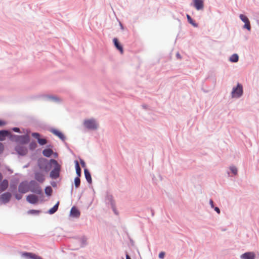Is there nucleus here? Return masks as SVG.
<instances>
[{
    "mask_svg": "<svg viewBox=\"0 0 259 259\" xmlns=\"http://www.w3.org/2000/svg\"><path fill=\"white\" fill-rule=\"evenodd\" d=\"M53 163L51 162V159L48 161V159L42 158L38 160V166L39 168L46 172H49L52 168Z\"/></svg>",
    "mask_w": 259,
    "mask_h": 259,
    "instance_id": "f257e3e1",
    "label": "nucleus"
},
{
    "mask_svg": "<svg viewBox=\"0 0 259 259\" xmlns=\"http://www.w3.org/2000/svg\"><path fill=\"white\" fill-rule=\"evenodd\" d=\"M51 162L54 166V168L50 172V177L53 179H57L60 176L61 166L54 159H51Z\"/></svg>",
    "mask_w": 259,
    "mask_h": 259,
    "instance_id": "f03ea898",
    "label": "nucleus"
},
{
    "mask_svg": "<svg viewBox=\"0 0 259 259\" xmlns=\"http://www.w3.org/2000/svg\"><path fill=\"white\" fill-rule=\"evenodd\" d=\"M30 191L37 195H43L42 190L39 185L35 180H31L29 182Z\"/></svg>",
    "mask_w": 259,
    "mask_h": 259,
    "instance_id": "7ed1b4c3",
    "label": "nucleus"
},
{
    "mask_svg": "<svg viewBox=\"0 0 259 259\" xmlns=\"http://www.w3.org/2000/svg\"><path fill=\"white\" fill-rule=\"evenodd\" d=\"M243 94V85L238 83L236 87L232 89L231 92V97L232 98H240Z\"/></svg>",
    "mask_w": 259,
    "mask_h": 259,
    "instance_id": "20e7f679",
    "label": "nucleus"
},
{
    "mask_svg": "<svg viewBox=\"0 0 259 259\" xmlns=\"http://www.w3.org/2000/svg\"><path fill=\"white\" fill-rule=\"evenodd\" d=\"M83 125L87 129L90 130H96L98 125L94 119H85L84 120Z\"/></svg>",
    "mask_w": 259,
    "mask_h": 259,
    "instance_id": "39448f33",
    "label": "nucleus"
},
{
    "mask_svg": "<svg viewBox=\"0 0 259 259\" xmlns=\"http://www.w3.org/2000/svg\"><path fill=\"white\" fill-rule=\"evenodd\" d=\"M29 182L27 181L21 182L18 186V192L21 194H25L30 191Z\"/></svg>",
    "mask_w": 259,
    "mask_h": 259,
    "instance_id": "423d86ee",
    "label": "nucleus"
},
{
    "mask_svg": "<svg viewBox=\"0 0 259 259\" xmlns=\"http://www.w3.org/2000/svg\"><path fill=\"white\" fill-rule=\"evenodd\" d=\"M15 150L18 154L22 156L26 155L28 152L27 148L24 146L21 145H16L15 147Z\"/></svg>",
    "mask_w": 259,
    "mask_h": 259,
    "instance_id": "0eeeda50",
    "label": "nucleus"
},
{
    "mask_svg": "<svg viewBox=\"0 0 259 259\" xmlns=\"http://www.w3.org/2000/svg\"><path fill=\"white\" fill-rule=\"evenodd\" d=\"M239 18L241 21L245 23L243 26V28L246 29L248 31H250L251 30V26L249 20L247 17L244 14H240L239 15Z\"/></svg>",
    "mask_w": 259,
    "mask_h": 259,
    "instance_id": "6e6552de",
    "label": "nucleus"
},
{
    "mask_svg": "<svg viewBox=\"0 0 259 259\" xmlns=\"http://www.w3.org/2000/svg\"><path fill=\"white\" fill-rule=\"evenodd\" d=\"M17 138V143L22 145L27 144L30 141V137L27 134L18 135Z\"/></svg>",
    "mask_w": 259,
    "mask_h": 259,
    "instance_id": "1a4fd4ad",
    "label": "nucleus"
},
{
    "mask_svg": "<svg viewBox=\"0 0 259 259\" xmlns=\"http://www.w3.org/2000/svg\"><path fill=\"white\" fill-rule=\"evenodd\" d=\"M11 197V193L9 192H7L0 196V201H2L3 203L6 204L10 201Z\"/></svg>",
    "mask_w": 259,
    "mask_h": 259,
    "instance_id": "9d476101",
    "label": "nucleus"
},
{
    "mask_svg": "<svg viewBox=\"0 0 259 259\" xmlns=\"http://www.w3.org/2000/svg\"><path fill=\"white\" fill-rule=\"evenodd\" d=\"M49 131L53 133L54 135L58 137L60 140H61L62 141H64L66 139V137L64 136V135L59 131V130L52 128L49 130Z\"/></svg>",
    "mask_w": 259,
    "mask_h": 259,
    "instance_id": "9b49d317",
    "label": "nucleus"
},
{
    "mask_svg": "<svg viewBox=\"0 0 259 259\" xmlns=\"http://www.w3.org/2000/svg\"><path fill=\"white\" fill-rule=\"evenodd\" d=\"M26 200L30 204H35L38 201V197L34 194H29L26 197Z\"/></svg>",
    "mask_w": 259,
    "mask_h": 259,
    "instance_id": "f8f14e48",
    "label": "nucleus"
},
{
    "mask_svg": "<svg viewBox=\"0 0 259 259\" xmlns=\"http://www.w3.org/2000/svg\"><path fill=\"white\" fill-rule=\"evenodd\" d=\"M35 181L39 183H42L45 180V175L40 171H36L34 172Z\"/></svg>",
    "mask_w": 259,
    "mask_h": 259,
    "instance_id": "ddd939ff",
    "label": "nucleus"
},
{
    "mask_svg": "<svg viewBox=\"0 0 259 259\" xmlns=\"http://www.w3.org/2000/svg\"><path fill=\"white\" fill-rule=\"evenodd\" d=\"M80 212L76 206H73L70 211V216L74 218H78L80 217Z\"/></svg>",
    "mask_w": 259,
    "mask_h": 259,
    "instance_id": "4468645a",
    "label": "nucleus"
},
{
    "mask_svg": "<svg viewBox=\"0 0 259 259\" xmlns=\"http://www.w3.org/2000/svg\"><path fill=\"white\" fill-rule=\"evenodd\" d=\"M240 257L241 259H255V254L253 252L248 251L242 254Z\"/></svg>",
    "mask_w": 259,
    "mask_h": 259,
    "instance_id": "2eb2a0df",
    "label": "nucleus"
},
{
    "mask_svg": "<svg viewBox=\"0 0 259 259\" xmlns=\"http://www.w3.org/2000/svg\"><path fill=\"white\" fill-rule=\"evenodd\" d=\"M22 256L28 259H42L40 256L31 252H23Z\"/></svg>",
    "mask_w": 259,
    "mask_h": 259,
    "instance_id": "dca6fc26",
    "label": "nucleus"
},
{
    "mask_svg": "<svg viewBox=\"0 0 259 259\" xmlns=\"http://www.w3.org/2000/svg\"><path fill=\"white\" fill-rule=\"evenodd\" d=\"M105 202L106 204L110 205L111 207H113L115 205L113 196L109 193H107L106 196Z\"/></svg>",
    "mask_w": 259,
    "mask_h": 259,
    "instance_id": "f3484780",
    "label": "nucleus"
},
{
    "mask_svg": "<svg viewBox=\"0 0 259 259\" xmlns=\"http://www.w3.org/2000/svg\"><path fill=\"white\" fill-rule=\"evenodd\" d=\"M194 7L197 10H200L203 9L204 3L203 0H194Z\"/></svg>",
    "mask_w": 259,
    "mask_h": 259,
    "instance_id": "a211bd4d",
    "label": "nucleus"
},
{
    "mask_svg": "<svg viewBox=\"0 0 259 259\" xmlns=\"http://www.w3.org/2000/svg\"><path fill=\"white\" fill-rule=\"evenodd\" d=\"M45 100L53 102H60V99L56 96L53 95H45L44 96Z\"/></svg>",
    "mask_w": 259,
    "mask_h": 259,
    "instance_id": "6ab92c4d",
    "label": "nucleus"
},
{
    "mask_svg": "<svg viewBox=\"0 0 259 259\" xmlns=\"http://www.w3.org/2000/svg\"><path fill=\"white\" fill-rule=\"evenodd\" d=\"M113 42L115 48L121 53H122L123 52V47L119 42L118 39L117 38H114Z\"/></svg>",
    "mask_w": 259,
    "mask_h": 259,
    "instance_id": "aec40b11",
    "label": "nucleus"
},
{
    "mask_svg": "<svg viewBox=\"0 0 259 259\" xmlns=\"http://www.w3.org/2000/svg\"><path fill=\"white\" fill-rule=\"evenodd\" d=\"M9 186V181L7 179L3 180L0 183V192H4L7 190Z\"/></svg>",
    "mask_w": 259,
    "mask_h": 259,
    "instance_id": "412c9836",
    "label": "nucleus"
},
{
    "mask_svg": "<svg viewBox=\"0 0 259 259\" xmlns=\"http://www.w3.org/2000/svg\"><path fill=\"white\" fill-rule=\"evenodd\" d=\"M84 174L85 178L88 182V183L90 184L92 183V179L91 174L89 171V170L86 168H84Z\"/></svg>",
    "mask_w": 259,
    "mask_h": 259,
    "instance_id": "4be33fe9",
    "label": "nucleus"
},
{
    "mask_svg": "<svg viewBox=\"0 0 259 259\" xmlns=\"http://www.w3.org/2000/svg\"><path fill=\"white\" fill-rule=\"evenodd\" d=\"M9 131L7 130H0V141H4L8 137Z\"/></svg>",
    "mask_w": 259,
    "mask_h": 259,
    "instance_id": "5701e85b",
    "label": "nucleus"
},
{
    "mask_svg": "<svg viewBox=\"0 0 259 259\" xmlns=\"http://www.w3.org/2000/svg\"><path fill=\"white\" fill-rule=\"evenodd\" d=\"M53 153V151L49 148H47L43 150L42 154L46 157H50Z\"/></svg>",
    "mask_w": 259,
    "mask_h": 259,
    "instance_id": "b1692460",
    "label": "nucleus"
},
{
    "mask_svg": "<svg viewBox=\"0 0 259 259\" xmlns=\"http://www.w3.org/2000/svg\"><path fill=\"white\" fill-rule=\"evenodd\" d=\"M75 168L76 170V173L77 175L76 177H80L81 175V168L79 165L78 162L77 160H75Z\"/></svg>",
    "mask_w": 259,
    "mask_h": 259,
    "instance_id": "393cba45",
    "label": "nucleus"
},
{
    "mask_svg": "<svg viewBox=\"0 0 259 259\" xmlns=\"http://www.w3.org/2000/svg\"><path fill=\"white\" fill-rule=\"evenodd\" d=\"M59 205V201H58L56 204L51 208H50L48 211V213L50 214H54L58 209Z\"/></svg>",
    "mask_w": 259,
    "mask_h": 259,
    "instance_id": "a878e982",
    "label": "nucleus"
},
{
    "mask_svg": "<svg viewBox=\"0 0 259 259\" xmlns=\"http://www.w3.org/2000/svg\"><path fill=\"white\" fill-rule=\"evenodd\" d=\"M17 183L16 182H11L9 187V190L12 193H15L17 190Z\"/></svg>",
    "mask_w": 259,
    "mask_h": 259,
    "instance_id": "bb28decb",
    "label": "nucleus"
},
{
    "mask_svg": "<svg viewBox=\"0 0 259 259\" xmlns=\"http://www.w3.org/2000/svg\"><path fill=\"white\" fill-rule=\"evenodd\" d=\"M87 240L88 239L85 236H83L80 238V247L81 248L84 247L88 245Z\"/></svg>",
    "mask_w": 259,
    "mask_h": 259,
    "instance_id": "cd10ccee",
    "label": "nucleus"
},
{
    "mask_svg": "<svg viewBox=\"0 0 259 259\" xmlns=\"http://www.w3.org/2000/svg\"><path fill=\"white\" fill-rule=\"evenodd\" d=\"M187 19L188 22L191 24L192 26L195 27H197L198 26V24L193 20V19L191 18V17L189 15L187 14Z\"/></svg>",
    "mask_w": 259,
    "mask_h": 259,
    "instance_id": "c85d7f7f",
    "label": "nucleus"
},
{
    "mask_svg": "<svg viewBox=\"0 0 259 259\" xmlns=\"http://www.w3.org/2000/svg\"><path fill=\"white\" fill-rule=\"evenodd\" d=\"M229 60L232 63H236L239 60V56L237 54H234L230 57Z\"/></svg>",
    "mask_w": 259,
    "mask_h": 259,
    "instance_id": "c756f323",
    "label": "nucleus"
},
{
    "mask_svg": "<svg viewBox=\"0 0 259 259\" xmlns=\"http://www.w3.org/2000/svg\"><path fill=\"white\" fill-rule=\"evenodd\" d=\"M18 137V135L12 134L10 132H9V134H8V137L9 138V139H10V141H13V142H16L17 143V140H18L17 137Z\"/></svg>",
    "mask_w": 259,
    "mask_h": 259,
    "instance_id": "7c9ffc66",
    "label": "nucleus"
},
{
    "mask_svg": "<svg viewBox=\"0 0 259 259\" xmlns=\"http://www.w3.org/2000/svg\"><path fill=\"white\" fill-rule=\"evenodd\" d=\"M45 192L48 196H51L52 195L53 189L50 186H47L45 189Z\"/></svg>",
    "mask_w": 259,
    "mask_h": 259,
    "instance_id": "2f4dec72",
    "label": "nucleus"
},
{
    "mask_svg": "<svg viewBox=\"0 0 259 259\" xmlns=\"http://www.w3.org/2000/svg\"><path fill=\"white\" fill-rule=\"evenodd\" d=\"M41 212V210L35 209H30L27 211L29 214L38 215Z\"/></svg>",
    "mask_w": 259,
    "mask_h": 259,
    "instance_id": "473e14b6",
    "label": "nucleus"
},
{
    "mask_svg": "<svg viewBox=\"0 0 259 259\" xmlns=\"http://www.w3.org/2000/svg\"><path fill=\"white\" fill-rule=\"evenodd\" d=\"M74 183L75 188H78L80 185V177H75L74 180Z\"/></svg>",
    "mask_w": 259,
    "mask_h": 259,
    "instance_id": "72a5a7b5",
    "label": "nucleus"
},
{
    "mask_svg": "<svg viewBox=\"0 0 259 259\" xmlns=\"http://www.w3.org/2000/svg\"><path fill=\"white\" fill-rule=\"evenodd\" d=\"M37 141L38 143L41 146H44V145L47 144V140L45 138H40L39 139H38V140Z\"/></svg>",
    "mask_w": 259,
    "mask_h": 259,
    "instance_id": "f704fd0d",
    "label": "nucleus"
},
{
    "mask_svg": "<svg viewBox=\"0 0 259 259\" xmlns=\"http://www.w3.org/2000/svg\"><path fill=\"white\" fill-rule=\"evenodd\" d=\"M37 144L35 141H32L29 144V148L31 150H33L37 147Z\"/></svg>",
    "mask_w": 259,
    "mask_h": 259,
    "instance_id": "c9c22d12",
    "label": "nucleus"
},
{
    "mask_svg": "<svg viewBox=\"0 0 259 259\" xmlns=\"http://www.w3.org/2000/svg\"><path fill=\"white\" fill-rule=\"evenodd\" d=\"M230 169L232 174H233L234 175H236L237 174L238 170L236 166H231L230 167Z\"/></svg>",
    "mask_w": 259,
    "mask_h": 259,
    "instance_id": "e433bc0d",
    "label": "nucleus"
},
{
    "mask_svg": "<svg viewBox=\"0 0 259 259\" xmlns=\"http://www.w3.org/2000/svg\"><path fill=\"white\" fill-rule=\"evenodd\" d=\"M31 136L35 139L38 140L39 138H41V135L39 133L34 132L32 133Z\"/></svg>",
    "mask_w": 259,
    "mask_h": 259,
    "instance_id": "4c0bfd02",
    "label": "nucleus"
},
{
    "mask_svg": "<svg viewBox=\"0 0 259 259\" xmlns=\"http://www.w3.org/2000/svg\"><path fill=\"white\" fill-rule=\"evenodd\" d=\"M13 194L15 196V197L17 200H20V199H22V195L20 194H18L17 193V191L15 193H14Z\"/></svg>",
    "mask_w": 259,
    "mask_h": 259,
    "instance_id": "58836bf2",
    "label": "nucleus"
},
{
    "mask_svg": "<svg viewBox=\"0 0 259 259\" xmlns=\"http://www.w3.org/2000/svg\"><path fill=\"white\" fill-rule=\"evenodd\" d=\"M12 130L15 133H21L20 130L18 127H14L12 128Z\"/></svg>",
    "mask_w": 259,
    "mask_h": 259,
    "instance_id": "ea45409f",
    "label": "nucleus"
},
{
    "mask_svg": "<svg viewBox=\"0 0 259 259\" xmlns=\"http://www.w3.org/2000/svg\"><path fill=\"white\" fill-rule=\"evenodd\" d=\"M165 252L163 251H161L159 253L158 257L159 258L162 259L165 256Z\"/></svg>",
    "mask_w": 259,
    "mask_h": 259,
    "instance_id": "a19ab883",
    "label": "nucleus"
},
{
    "mask_svg": "<svg viewBox=\"0 0 259 259\" xmlns=\"http://www.w3.org/2000/svg\"><path fill=\"white\" fill-rule=\"evenodd\" d=\"M80 162L81 165L82 167H85V166H86L85 162L83 159H80Z\"/></svg>",
    "mask_w": 259,
    "mask_h": 259,
    "instance_id": "79ce46f5",
    "label": "nucleus"
},
{
    "mask_svg": "<svg viewBox=\"0 0 259 259\" xmlns=\"http://www.w3.org/2000/svg\"><path fill=\"white\" fill-rule=\"evenodd\" d=\"M4 150V146L3 143L0 142V154H1Z\"/></svg>",
    "mask_w": 259,
    "mask_h": 259,
    "instance_id": "37998d69",
    "label": "nucleus"
},
{
    "mask_svg": "<svg viewBox=\"0 0 259 259\" xmlns=\"http://www.w3.org/2000/svg\"><path fill=\"white\" fill-rule=\"evenodd\" d=\"M111 208L112 209L114 213L116 214V215H118V212L117 211V210H116V207H115V205H114L113 207H111Z\"/></svg>",
    "mask_w": 259,
    "mask_h": 259,
    "instance_id": "c03bdc74",
    "label": "nucleus"
},
{
    "mask_svg": "<svg viewBox=\"0 0 259 259\" xmlns=\"http://www.w3.org/2000/svg\"><path fill=\"white\" fill-rule=\"evenodd\" d=\"M214 210L217 212V213L220 214L221 212L220 209L217 206H214L213 208Z\"/></svg>",
    "mask_w": 259,
    "mask_h": 259,
    "instance_id": "a18cd8bd",
    "label": "nucleus"
},
{
    "mask_svg": "<svg viewBox=\"0 0 259 259\" xmlns=\"http://www.w3.org/2000/svg\"><path fill=\"white\" fill-rule=\"evenodd\" d=\"M51 185L54 188H56L57 186V183L56 182H55V181L51 182Z\"/></svg>",
    "mask_w": 259,
    "mask_h": 259,
    "instance_id": "49530a36",
    "label": "nucleus"
},
{
    "mask_svg": "<svg viewBox=\"0 0 259 259\" xmlns=\"http://www.w3.org/2000/svg\"><path fill=\"white\" fill-rule=\"evenodd\" d=\"M209 204L212 208L214 207V202L212 199L209 200Z\"/></svg>",
    "mask_w": 259,
    "mask_h": 259,
    "instance_id": "de8ad7c7",
    "label": "nucleus"
},
{
    "mask_svg": "<svg viewBox=\"0 0 259 259\" xmlns=\"http://www.w3.org/2000/svg\"><path fill=\"white\" fill-rule=\"evenodd\" d=\"M6 124L5 121L0 119V127L3 126Z\"/></svg>",
    "mask_w": 259,
    "mask_h": 259,
    "instance_id": "09e8293b",
    "label": "nucleus"
},
{
    "mask_svg": "<svg viewBox=\"0 0 259 259\" xmlns=\"http://www.w3.org/2000/svg\"><path fill=\"white\" fill-rule=\"evenodd\" d=\"M125 257L126 259H132L127 253H126Z\"/></svg>",
    "mask_w": 259,
    "mask_h": 259,
    "instance_id": "8fccbe9b",
    "label": "nucleus"
},
{
    "mask_svg": "<svg viewBox=\"0 0 259 259\" xmlns=\"http://www.w3.org/2000/svg\"><path fill=\"white\" fill-rule=\"evenodd\" d=\"M176 57H177V58L178 59H181V56L180 55V54L179 53H177V54H176Z\"/></svg>",
    "mask_w": 259,
    "mask_h": 259,
    "instance_id": "3c124183",
    "label": "nucleus"
},
{
    "mask_svg": "<svg viewBox=\"0 0 259 259\" xmlns=\"http://www.w3.org/2000/svg\"><path fill=\"white\" fill-rule=\"evenodd\" d=\"M53 154H54V156L55 157H57L58 156V153L56 152H55V153L53 152Z\"/></svg>",
    "mask_w": 259,
    "mask_h": 259,
    "instance_id": "603ef678",
    "label": "nucleus"
},
{
    "mask_svg": "<svg viewBox=\"0 0 259 259\" xmlns=\"http://www.w3.org/2000/svg\"><path fill=\"white\" fill-rule=\"evenodd\" d=\"M2 179H3V175H2V174L0 172V182H1V181H2Z\"/></svg>",
    "mask_w": 259,
    "mask_h": 259,
    "instance_id": "864d4df0",
    "label": "nucleus"
},
{
    "mask_svg": "<svg viewBox=\"0 0 259 259\" xmlns=\"http://www.w3.org/2000/svg\"><path fill=\"white\" fill-rule=\"evenodd\" d=\"M142 107H143V108L144 109H147V105H145V104H144V105H142Z\"/></svg>",
    "mask_w": 259,
    "mask_h": 259,
    "instance_id": "5fc2aeb1",
    "label": "nucleus"
},
{
    "mask_svg": "<svg viewBox=\"0 0 259 259\" xmlns=\"http://www.w3.org/2000/svg\"><path fill=\"white\" fill-rule=\"evenodd\" d=\"M119 25H120V26L121 27V29H123V26L122 25V24H121V23H119Z\"/></svg>",
    "mask_w": 259,
    "mask_h": 259,
    "instance_id": "6e6d98bb",
    "label": "nucleus"
},
{
    "mask_svg": "<svg viewBox=\"0 0 259 259\" xmlns=\"http://www.w3.org/2000/svg\"><path fill=\"white\" fill-rule=\"evenodd\" d=\"M151 213H152V215L153 216L154 215V211L152 209H151Z\"/></svg>",
    "mask_w": 259,
    "mask_h": 259,
    "instance_id": "4d7b16f0",
    "label": "nucleus"
},
{
    "mask_svg": "<svg viewBox=\"0 0 259 259\" xmlns=\"http://www.w3.org/2000/svg\"><path fill=\"white\" fill-rule=\"evenodd\" d=\"M73 189V185L72 184V186H71V192H72Z\"/></svg>",
    "mask_w": 259,
    "mask_h": 259,
    "instance_id": "13d9d810",
    "label": "nucleus"
},
{
    "mask_svg": "<svg viewBox=\"0 0 259 259\" xmlns=\"http://www.w3.org/2000/svg\"><path fill=\"white\" fill-rule=\"evenodd\" d=\"M47 147H52V145H48Z\"/></svg>",
    "mask_w": 259,
    "mask_h": 259,
    "instance_id": "bf43d9fd",
    "label": "nucleus"
}]
</instances>
